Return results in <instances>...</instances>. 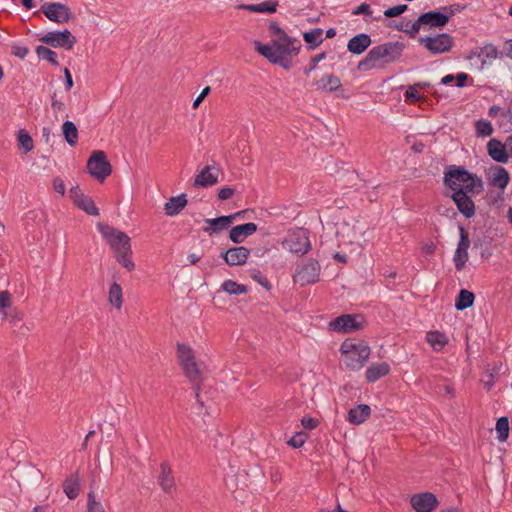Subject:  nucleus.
<instances>
[{"label": "nucleus", "mask_w": 512, "mask_h": 512, "mask_svg": "<svg viewBox=\"0 0 512 512\" xmlns=\"http://www.w3.org/2000/svg\"><path fill=\"white\" fill-rule=\"evenodd\" d=\"M269 31L273 36L271 44L254 41L255 50L269 60L272 64L281 66L285 70L292 67L291 57L298 55L301 42L290 37L277 22H270Z\"/></svg>", "instance_id": "f257e3e1"}, {"label": "nucleus", "mask_w": 512, "mask_h": 512, "mask_svg": "<svg viewBox=\"0 0 512 512\" xmlns=\"http://www.w3.org/2000/svg\"><path fill=\"white\" fill-rule=\"evenodd\" d=\"M406 44L401 41H389L372 47L366 56L358 62L359 71L384 68L398 62L403 56Z\"/></svg>", "instance_id": "f03ea898"}, {"label": "nucleus", "mask_w": 512, "mask_h": 512, "mask_svg": "<svg viewBox=\"0 0 512 512\" xmlns=\"http://www.w3.org/2000/svg\"><path fill=\"white\" fill-rule=\"evenodd\" d=\"M97 229L114 253L116 261L127 271H133L135 263L132 260L130 237L125 232L101 222L97 223Z\"/></svg>", "instance_id": "7ed1b4c3"}, {"label": "nucleus", "mask_w": 512, "mask_h": 512, "mask_svg": "<svg viewBox=\"0 0 512 512\" xmlns=\"http://www.w3.org/2000/svg\"><path fill=\"white\" fill-rule=\"evenodd\" d=\"M341 351L344 354V361L351 369H360L370 355L369 346L362 340L357 342H343Z\"/></svg>", "instance_id": "20e7f679"}, {"label": "nucleus", "mask_w": 512, "mask_h": 512, "mask_svg": "<svg viewBox=\"0 0 512 512\" xmlns=\"http://www.w3.org/2000/svg\"><path fill=\"white\" fill-rule=\"evenodd\" d=\"M321 272V266L318 260L308 258L299 262L293 275L294 283L301 286L310 285L318 282Z\"/></svg>", "instance_id": "39448f33"}, {"label": "nucleus", "mask_w": 512, "mask_h": 512, "mask_svg": "<svg viewBox=\"0 0 512 512\" xmlns=\"http://www.w3.org/2000/svg\"><path fill=\"white\" fill-rule=\"evenodd\" d=\"M177 352L185 376L193 383L200 382L202 373L192 349L185 344H178Z\"/></svg>", "instance_id": "423d86ee"}, {"label": "nucleus", "mask_w": 512, "mask_h": 512, "mask_svg": "<svg viewBox=\"0 0 512 512\" xmlns=\"http://www.w3.org/2000/svg\"><path fill=\"white\" fill-rule=\"evenodd\" d=\"M418 43L431 54L438 55L449 52L453 48L454 38L448 33H440L434 36L419 37Z\"/></svg>", "instance_id": "0eeeda50"}, {"label": "nucleus", "mask_w": 512, "mask_h": 512, "mask_svg": "<svg viewBox=\"0 0 512 512\" xmlns=\"http://www.w3.org/2000/svg\"><path fill=\"white\" fill-rule=\"evenodd\" d=\"M87 169L91 176L99 181H104L112 173V166L107 160L105 152L94 151L87 161Z\"/></svg>", "instance_id": "6e6552de"}, {"label": "nucleus", "mask_w": 512, "mask_h": 512, "mask_svg": "<svg viewBox=\"0 0 512 512\" xmlns=\"http://www.w3.org/2000/svg\"><path fill=\"white\" fill-rule=\"evenodd\" d=\"M283 245L292 253L304 255L311 250L308 231L300 228L288 234Z\"/></svg>", "instance_id": "1a4fd4ad"}, {"label": "nucleus", "mask_w": 512, "mask_h": 512, "mask_svg": "<svg viewBox=\"0 0 512 512\" xmlns=\"http://www.w3.org/2000/svg\"><path fill=\"white\" fill-rule=\"evenodd\" d=\"M40 11L55 23H67L74 18L70 8L60 2H48L41 6Z\"/></svg>", "instance_id": "9d476101"}, {"label": "nucleus", "mask_w": 512, "mask_h": 512, "mask_svg": "<svg viewBox=\"0 0 512 512\" xmlns=\"http://www.w3.org/2000/svg\"><path fill=\"white\" fill-rule=\"evenodd\" d=\"M39 40L42 43L49 45L51 47L64 48L66 50H71L77 42L75 36H73L72 33L67 29L63 31L48 32Z\"/></svg>", "instance_id": "9b49d317"}, {"label": "nucleus", "mask_w": 512, "mask_h": 512, "mask_svg": "<svg viewBox=\"0 0 512 512\" xmlns=\"http://www.w3.org/2000/svg\"><path fill=\"white\" fill-rule=\"evenodd\" d=\"M471 179V173L464 167L450 166L448 171L445 172L444 183L447 187L456 192L458 189H463L466 182Z\"/></svg>", "instance_id": "f8f14e48"}, {"label": "nucleus", "mask_w": 512, "mask_h": 512, "mask_svg": "<svg viewBox=\"0 0 512 512\" xmlns=\"http://www.w3.org/2000/svg\"><path fill=\"white\" fill-rule=\"evenodd\" d=\"M363 317L360 315L344 314L329 323V329L336 332L349 333L362 327Z\"/></svg>", "instance_id": "ddd939ff"}, {"label": "nucleus", "mask_w": 512, "mask_h": 512, "mask_svg": "<svg viewBox=\"0 0 512 512\" xmlns=\"http://www.w3.org/2000/svg\"><path fill=\"white\" fill-rule=\"evenodd\" d=\"M416 512H432L438 505L436 496L430 492L415 494L410 500Z\"/></svg>", "instance_id": "4468645a"}, {"label": "nucleus", "mask_w": 512, "mask_h": 512, "mask_svg": "<svg viewBox=\"0 0 512 512\" xmlns=\"http://www.w3.org/2000/svg\"><path fill=\"white\" fill-rule=\"evenodd\" d=\"M242 213L243 212L240 211L232 215L205 219V223H207L209 226L204 227L203 231L209 235L217 234L220 231L227 229L233 223L234 219L240 216Z\"/></svg>", "instance_id": "2eb2a0df"}, {"label": "nucleus", "mask_w": 512, "mask_h": 512, "mask_svg": "<svg viewBox=\"0 0 512 512\" xmlns=\"http://www.w3.org/2000/svg\"><path fill=\"white\" fill-rule=\"evenodd\" d=\"M249 255L250 250L244 246L232 247L221 253L222 259L229 266L245 264Z\"/></svg>", "instance_id": "dca6fc26"}, {"label": "nucleus", "mask_w": 512, "mask_h": 512, "mask_svg": "<svg viewBox=\"0 0 512 512\" xmlns=\"http://www.w3.org/2000/svg\"><path fill=\"white\" fill-rule=\"evenodd\" d=\"M451 198L463 216L466 218H471L475 215V204L471 197L465 194V190H456V192H453Z\"/></svg>", "instance_id": "f3484780"}, {"label": "nucleus", "mask_w": 512, "mask_h": 512, "mask_svg": "<svg viewBox=\"0 0 512 512\" xmlns=\"http://www.w3.org/2000/svg\"><path fill=\"white\" fill-rule=\"evenodd\" d=\"M500 52L493 44H486L485 46L471 51L468 59L472 60L474 57L478 58L481 62L480 70L484 69L486 65H491L492 61L498 58Z\"/></svg>", "instance_id": "a211bd4d"}, {"label": "nucleus", "mask_w": 512, "mask_h": 512, "mask_svg": "<svg viewBox=\"0 0 512 512\" xmlns=\"http://www.w3.org/2000/svg\"><path fill=\"white\" fill-rule=\"evenodd\" d=\"M487 152L494 161L499 163H507L509 157H511L506 142L502 143L495 138L490 139L487 143Z\"/></svg>", "instance_id": "6ab92c4d"}, {"label": "nucleus", "mask_w": 512, "mask_h": 512, "mask_svg": "<svg viewBox=\"0 0 512 512\" xmlns=\"http://www.w3.org/2000/svg\"><path fill=\"white\" fill-rule=\"evenodd\" d=\"M257 229V225L253 222L234 226L229 232V239L235 244H240L245 238L254 234Z\"/></svg>", "instance_id": "aec40b11"}, {"label": "nucleus", "mask_w": 512, "mask_h": 512, "mask_svg": "<svg viewBox=\"0 0 512 512\" xmlns=\"http://www.w3.org/2000/svg\"><path fill=\"white\" fill-rule=\"evenodd\" d=\"M219 170L215 167L205 166L199 174L196 175L194 186L209 187L218 182Z\"/></svg>", "instance_id": "412c9836"}, {"label": "nucleus", "mask_w": 512, "mask_h": 512, "mask_svg": "<svg viewBox=\"0 0 512 512\" xmlns=\"http://www.w3.org/2000/svg\"><path fill=\"white\" fill-rule=\"evenodd\" d=\"M158 483L165 493H171L175 488V479L170 464L164 461L160 464Z\"/></svg>", "instance_id": "4be33fe9"}, {"label": "nucleus", "mask_w": 512, "mask_h": 512, "mask_svg": "<svg viewBox=\"0 0 512 512\" xmlns=\"http://www.w3.org/2000/svg\"><path fill=\"white\" fill-rule=\"evenodd\" d=\"M420 22L423 26L442 28L449 22V15L440 10L429 11L420 14Z\"/></svg>", "instance_id": "5701e85b"}, {"label": "nucleus", "mask_w": 512, "mask_h": 512, "mask_svg": "<svg viewBox=\"0 0 512 512\" xmlns=\"http://www.w3.org/2000/svg\"><path fill=\"white\" fill-rule=\"evenodd\" d=\"M372 40L370 35L366 33H359L353 36L347 43V50L355 55L364 53L371 45Z\"/></svg>", "instance_id": "b1692460"}, {"label": "nucleus", "mask_w": 512, "mask_h": 512, "mask_svg": "<svg viewBox=\"0 0 512 512\" xmlns=\"http://www.w3.org/2000/svg\"><path fill=\"white\" fill-rule=\"evenodd\" d=\"M314 85L317 90L333 92L341 87L340 78L334 74H325Z\"/></svg>", "instance_id": "393cba45"}, {"label": "nucleus", "mask_w": 512, "mask_h": 512, "mask_svg": "<svg viewBox=\"0 0 512 512\" xmlns=\"http://www.w3.org/2000/svg\"><path fill=\"white\" fill-rule=\"evenodd\" d=\"M370 413L371 409L368 405H357L349 410L348 421L354 425L362 424L370 416Z\"/></svg>", "instance_id": "a878e982"}, {"label": "nucleus", "mask_w": 512, "mask_h": 512, "mask_svg": "<svg viewBox=\"0 0 512 512\" xmlns=\"http://www.w3.org/2000/svg\"><path fill=\"white\" fill-rule=\"evenodd\" d=\"M187 205L185 194L171 197L164 205L165 212L168 216L178 215Z\"/></svg>", "instance_id": "bb28decb"}, {"label": "nucleus", "mask_w": 512, "mask_h": 512, "mask_svg": "<svg viewBox=\"0 0 512 512\" xmlns=\"http://www.w3.org/2000/svg\"><path fill=\"white\" fill-rule=\"evenodd\" d=\"M63 491L71 500L78 497L80 491V478L77 473H74L65 479L63 482Z\"/></svg>", "instance_id": "cd10ccee"}, {"label": "nucleus", "mask_w": 512, "mask_h": 512, "mask_svg": "<svg viewBox=\"0 0 512 512\" xmlns=\"http://www.w3.org/2000/svg\"><path fill=\"white\" fill-rule=\"evenodd\" d=\"M390 371V367L386 362L371 365L365 373L368 382H375L379 378L387 375Z\"/></svg>", "instance_id": "c85d7f7f"}, {"label": "nucleus", "mask_w": 512, "mask_h": 512, "mask_svg": "<svg viewBox=\"0 0 512 512\" xmlns=\"http://www.w3.org/2000/svg\"><path fill=\"white\" fill-rule=\"evenodd\" d=\"M509 181L510 176L508 171L502 166H497L490 179V184L494 187L504 189L509 184Z\"/></svg>", "instance_id": "c756f323"}, {"label": "nucleus", "mask_w": 512, "mask_h": 512, "mask_svg": "<svg viewBox=\"0 0 512 512\" xmlns=\"http://www.w3.org/2000/svg\"><path fill=\"white\" fill-rule=\"evenodd\" d=\"M474 299L475 295L473 292L461 289L456 298L455 307L457 310L463 311L473 305Z\"/></svg>", "instance_id": "7c9ffc66"}, {"label": "nucleus", "mask_w": 512, "mask_h": 512, "mask_svg": "<svg viewBox=\"0 0 512 512\" xmlns=\"http://www.w3.org/2000/svg\"><path fill=\"white\" fill-rule=\"evenodd\" d=\"M322 33L323 30L321 28H315L303 33V39L308 44L309 50L315 49L323 42Z\"/></svg>", "instance_id": "2f4dec72"}, {"label": "nucleus", "mask_w": 512, "mask_h": 512, "mask_svg": "<svg viewBox=\"0 0 512 512\" xmlns=\"http://www.w3.org/2000/svg\"><path fill=\"white\" fill-rule=\"evenodd\" d=\"M64 139L70 146H74L78 139V129L72 121H65L62 125Z\"/></svg>", "instance_id": "473e14b6"}, {"label": "nucleus", "mask_w": 512, "mask_h": 512, "mask_svg": "<svg viewBox=\"0 0 512 512\" xmlns=\"http://www.w3.org/2000/svg\"><path fill=\"white\" fill-rule=\"evenodd\" d=\"M427 341L431 344L433 349L441 350L447 344V337L439 331H430L426 336Z\"/></svg>", "instance_id": "72a5a7b5"}, {"label": "nucleus", "mask_w": 512, "mask_h": 512, "mask_svg": "<svg viewBox=\"0 0 512 512\" xmlns=\"http://www.w3.org/2000/svg\"><path fill=\"white\" fill-rule=\"evenodd\" d=\"M35 51L40 59L48 61L53 66H59L57 54L55 51H53L50 48L45 47L43 45L37 46Z\"/></svg>", "instance_id": "f704fd0d"}, {"label": "nucleus", "mask_w": 512, "mask_h": 512, "mask_svg": "<svg viewBox=\"0 0 512 512\" xmlns=\"http://www.w3.org/2000/svg\"><path fill=\"white\" fill-rule=\"evenodd\" d=\"M75 204L77 207L84 210L89 215H93V216L99 215V209L96 207L94 201L86 195L84 197H80L77 200V203H75Z\"/></svg>", "instance_id": "c9c22d12"}, {"label": "nucleus", "mask_w": 512, "mask_h": 512, "mask_svg": "<svg viewBox=\"0 0 512 512\" xmlns=\"http://www.w3.org/2000/svg\"><path fill=\"white\" fill-rule=\"evenodd\" d=\"M17 141L19 148L24 150L25 153H28L33 150V139L26 130L20 129L18 131Z\"/></svg>", "instance_id": "e433bc0d"}, {"label": "nucleus", "mask_w": 512, "mask_h": 512, "mask_svg": "<svg viewBox=\"0 0 512 512\" xmlns=\"http://www.w3.org/2000/svg\"><path fill=\"white\" fill-rule=\"evenodd\" d=\"M463 190H465L466 195H468L469 193H481L483 191V182L481 178L471 173V179L468 182H466L465 186L463 187Z\"/></svg>", "instance_id": "4c0bfd02"}, {"label": "nucleus", "mask_w": 512, "mask_h": 512, "mask_svg": "<svg viewBox=\"0 0 512 512\" xmlns=\"http://www.w3.org/2000/svg\"><path fill=\"white\" fill-rule=\"evenodd\" d=\"M222 289L230 295H240L248 291L247 286L239 284L233 280L224 281Z\"/></svg>", "instance_id": "58836bf2"}, {"label": "nucleus", "mask_w": 512, "mask_h": 512, "mask_svg": "<svg viewBox=\"0 0 512 512\" xmlns=\"http://www.w3.org/2000/svg\"><path fill=\"white\" fill-rule=\"evenodd\" d=\"M109 301L117 309H120L122 306V288L116 282L110 286Z\"/></svg>", "instance_id": "ea45409f"}, {"label": "nucleus", "mask_w": 512, "mask_h": 512, "mask_svg": "<svg viewBox=\"0 0 512 512\" xmlns=\"http://www.w3.org/2000/svg\"><path fill=\"white\" fill-rule=\"evenodd\" d=\"M496 432L498 440L504 442L509 436V421L507 417H500L496 422Z\"/></svg>", "instance_id": "a19ab883"}, {"label": "nucleus", "mask_w": 512, "mask_h": 512, "mask_svg": "<svg viewBox=\"0 0 512 512\" xmlns=\"http://www.w3.org/2000/svg\"><path fill=\"white\" fill-rule=\"evenodd\" d=\"M475 130L478 137L490 136L494 131L492 124L489 121L483 119L476 121Z\"/></svg>", "instance_id": "79ce46f5"}, {"label": "nucleus", "mask_w": 512, "mask_h": 512, "mask_svg": "<svg viewBox=\"0 0 512 512\" xmlns=\"http://www.w3.org/2000/svg\"><path fill=\"white\" fill-rule=\"evenodd\" d=\"M459 233H460V240L458 242L457 249H459V252H465L468 251L470 247V240L468 232L465 230V228L460 225L459 226Z\"/></svg>", "instance_id": "37998d69"}, {"label": "nucleus", "mask_w": 512, "mask_h": 512, "mask_svg": "<svg viewBox=\"0 0 512 512\" xmlns=\"http://www.w3.org/2000/svg\"><path fill=\"white\" fill-rule=\"evenodd\" d=\"M250 277L259 283L262 287H264L266 290L271 289V284L269 280L261 273L258 269H251L250 270Z\"/></svg>", "instance_id": "c03bdc74"}, {"label": "nucleus", "mask_w": 512, "mask_h": 512, "mask_svg": "<svg viewBox=\"0 0 512 512\" xmlns=\"http://www.w3.org/2000/svg\"><path fill=\"white\" fill-rule=\"evenodd\" d=\"M468 257V251L459 252V249H456L453 260L458 271L464 268L465 263L468 261Z\"/></svg>", "instance_id": "a18cd8bd"}, {"label": "nucleus", "mask_w": 512, "mask_h": 512, "mask_svg": "<svg viewBox=\"0 0 512 512\" xmlns=\"http://www.w3.org/2000/svg\"><path fill=\"white\" fill-rule=\"evenodd\" d=\"M259 13H275L278 7V1L266 0L258 4Z\"/></svg>", "instance_id": "49530a36"}, {"label": "nucleus", "mask_w": 512, "mask_h": 512, "mask_svg": "<svg viewBox=\"0 0 512 512\" xmlns=\"http://www.w3.org/2000/svg\"><path fill=\"white\" fill-rule=\"evenodd\" d=\"M421 26H423V22H420L419 16L411 25H409V23H406L404 33H406L410 38H415Z\"/></svg>", "instance_id": "de8ad7c7"}, {"label": "nucleus", "mask_w": 512, "mask_h": 512, "mask_svg": "<svg viewBox=\"0 0 512 512\" xmlns=\"http://www.w3.org/2000/svg\"><path fill=\"white\" fill-rule=\"evenodd\" d=\"M405 99L410 103L418 102L422 99V96L418 92V88L415 85L409 86L405 92Z\"/></svg>", "instance_id": "09e8293b"}, {"label": "nucleus", "mask_w": 512, "mask_h": 512, "mask_svg": "<svg viewBox=\"0 0 512 512\" xmlns=\"http://www.w3.org/2000/svg\"><path fill=\"white\" fill-rule=\"evenodd\" d=\"M4 318L8 319L12 324L22 321V314L16 308H10L2 312Z\"/></svg>", "instance_id": "8fccbe9b"}, {"label": "nucleus", "mask_w": 512, "mask_h": 512, "mask_svg": "<svg viewBox=\"0 0 512 512\" xmlns=\"http://www.w3.org/2000/svg\"><path fill=\"white\" fill-rule=\"evenodd\" d=\"M326 58V53L325 52H322L320 54H317L315 56H313L311 59H310V63L308 66H306L304 68V73L306 75H308L310 72L314 71L317 67V64L324 60Z\"/></svg>", "instance_id": "3c124183"}, {"label": "nucleus", "mask_w": 512, "mask_h": 512, "mask_svg": "<svg viewBox=\"0 0 512 512\" xmlns=\"http://www.w3.org/2000/svg\"><path fill=\"white\" fill-rule=\"evenodd\" d=\"M307 435L304 432L296 433L291 439L288 441V444L294 448H300L306 442Z\"/></svg>", "instance_id": "603ef678"}, {"label": "nucleus", "mask_w": 512, "mask_h": 512, "mask_svg": "<svg viewBox=\"0 0 512 512\" xmlns=\"http://www.w3.org/2000/svg\"><path fill=\"white\" fill-rule=\"evenodd\" d=\"M11 294L8 291H0V311L1 313L11 308Z\"/></svg>", "instance_id": "864d4df0"}, {"label": "nucleus", "mask_w": 512, "mask_h": 512, "mask_svg": "<svg viewBox=\"0 0 512 512\" xmlns=\"http://www.w3.org/2000/svg\"><path fill=\"white\" fill-rule=\"evenodd\" d=\"M56 96V93H53V95L51 96V108L55 115L65 111L66 109L65 103L61 100H58Z\"/></svg>", "instance_id": "5fc2aeb1"}, {"label": "nucleus", "mask_w": 512, "mask_h": 512, "mask_svg": "<svg viewBox=\"0 0 512 512\" xmlns=\"http://www.w3.org/2000/svg\"><path fill=\"white\" fill-rule=\"evenodd\" d=\"M11 49V54L21 59H24L29 54V48L18 44L12 45Z\"/></svg>", "instance_id": "6e6d98bb"}, {"label": "nucleus", "mask_w": 512, "mask_h": 512, "mask_svg": "<svg viewBox=\"0 0 512 512\" xmlns=\"http://www.w3.org/2000/svg\"><path fill=\"white\" fill-rule=\"evenodd\" d=\"M301 424L303 425L304 428L312 430L318 426L319 422L317 419L313 417L305 416L302 418Z\"/></svg>", "instance_id": "4d7b16f0"}, {"label": "nucleus", "mask_w": 512, "mask_h": 512, "mask_svg": "<svg viewBox=\"0 0 512 512\" xmlns=\"http://www.w3.org/2000/svg\"><path fill=\"white\" fill-rule=\"evenodd\" d=\"M235 193V190L230 187H223L218 191V198L220 200H228L230 199Z\"/></svg>", "instance_id": "13d9d810"}, {"label": "nucleus", "mask_w": 512, "mask_h": 512, "mask_svg": "<svg viewBox=\"0 0 512 512\" xmlns=\"http://www.w3.org/2000/svg\"><path fill=\"white\" fill-rule=\"evenodd\" d=\"M441 11L444 14L449 15V19H450L453 15H455L458 12H460L461 9H460V5L459 4H454V5H449V6L442 7Z\"/></svg>", "instance_id": "bf43d9fd"}, {"label": "nucleus", "mask_w": 512, "mask_h": 512, "mask_svg": "<svg viewBox=\"0 0 512 512\" xmlns=\"http://www.w3.org/2000/svg\"><path fill=\"white\" fill-rule=\"evenodd\" d=\"M53 187H54V190L57 193L61 194L62 196L65 194V184L60 177H55L53 179Z\"/></svg>", "instance_id": "052dcab7"}, {"label": "nucleus", "mask_w": 512, "mask_h": 512, "mask_svg": "<svg viewBox=\"0 0 512 512\" xmlns=\"http://www.w3.org/2000/svg\"><path fill=\"white\" fill-rule=\"evenodd\" d=\"M372 11L370 9V6L367 3H362L360 6H358L353 12V15H371Z\"/></svg>", "instance_id": "680f3d73"}, {"label": "nucleus", "mask_w": 512, "mask_h": 512, "mask_svg": "<svg viewBox=\"0 0 512 512\" xmlns=\"http://www.w3.org/2000/svg\"><path fill=\"white\" fill-rule=\"evenodd\" d=\"M469 79L468 74L460 72L455 76L456 86L462 88L466 86L467 80Z\"/></svg>", "instance_id": "e2e57ef3"}, {"label": "nucleus", "mask_w": 512, "mask_h": 512, "mask_svg": "<svg viewBox=\"0 0 512 512\" xmlns=\"http://www.w3.org/2000/svg\"><path fill=\"white\" fill-rule=\"evenodd\" d=\"M63 72H64V78H65V81H64L65 89H66V91H69L74 85L72 75L68 68H64Z\"/></svg>", "instance_id": "0e129e2a"}, {"label": "nucleus", "mask_w": 512, "mask_h": 512, "mask_svg": "<svg viewBox=\"0 0 512 512\" xmlns=\"http://www.w3.org/2000/svg\"><path fill=\"white\" fill-rule=\"evenodd\" d=\"M210 93V87H205L202 92L199 94V96L194 100L193 102V108H197L200 103L205 99L206 96Z\"/></svg>", "instance_id": "69168bd1"}, {"label": "nucleus", "mask_w": 512, "mask_h": 512, "mask_svg": "<svg viewBox=\"0 0 512 512\" xmlns=\"http://www.w3.org/2000/svg\"><path fill=\"white\" fill-rule=\"evenodd\" d=\"M70 195L72 199L74 200V203H77V200L80 197H84L85 195L81 192L79 186H74L70 189Z\"/></svg>", "instance_id": "338daca9"}, {"label": "nucleus", "mask_w": 512, "mask_h": 512, "mask_svg": "<svg viewBox=\"0 0 512 512\" xmlns=\"http://www.w3.org/2000/svg\"><path fill=\"white\" fill-rule=\"evenodd\" d=\"M502 54L512 59V39L504 43Z\"/></svg>", "instance_id": "774afa93"}]
</instances>
